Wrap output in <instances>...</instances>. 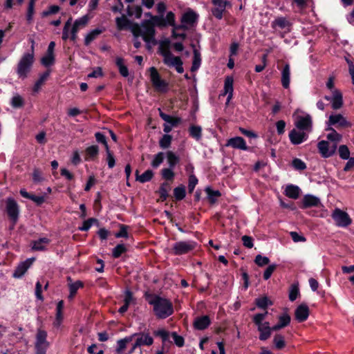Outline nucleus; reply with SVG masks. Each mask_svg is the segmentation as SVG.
<instances>
[{
	"label": "nucleus",
	"mask_w": 354,
	"mask_h": 354,
	"mask_svg": "<svg viewBox=\"0 0 354 354\" xmlns=\"http://www.w3.org/2000/svg\"><path fill=\"white\" fill-rule=\"evenodd\" d=\"M146 299L149 304L153 306V311L158 319H164L174 313L171 301L155 294H146Z\"/></svg>",
	"instance_id": "1"
},
{
	"label": "nucleus",
	"mask_w": 354,
	"mask_h": 354,
	"mask_svg": "<svg viewBox=\"0 0 354 354\" xmlns=\"http://www.w3.org/2000/svg\"><path fill=\"white\" fill-rule=\"evenodd\" d=\"M268 313L266 310L264 313H257L252 317V322L257 326V330L259 332V339L261 341H266L272 335L269 322H263Z\"/></svg>",
	"instance_id": "2"
},
{
	"label": "nucleus",
	"mask_w": 354,
	"mask_h": 354,
	"mask_svg": "<svg viewBox=\"0 0 354 354\" xmlns=\"http://www.w3.org/2000/svg\"><path fill=\"white\" fill-rule=\"evenodd\" d=\"M133 15V7L128 5L126 10L122 16L115 19L117 28L120 30H130L133 32V21L131 17Z\"/></svg>",
	"instance_id": "3"
},
{
	"label": "nucleus",
	"mask_w": 354,
	"mask_h": 354,
	"mask_svg": "<svg viewBox=\"0 0 354 354\" xmlns=\"http://www.w3.org/2000/svg\"><path fill=\"white\" fill-rule=\"evenodd\" d=\"M196 246V242L192 240L178 241L173 245L171 253L175 256H181L192 252Z\"/></svg>",
	"instance_id": "4"
},
{
	"label": "nucleus",
	"mask_w": 354,
	"mask_h": 354,
	"mask_svg": "<svg viewBox=\"0 0 354 354\" xmlns=\"http://www.w3.org/2000/svg\"><path fill=\"white\" fill-rule=\"evenodd\" d=\"M47 332L39 328L35 335V354H46L50 343L47 341Z\"/></svg>",
	"instance_id": "5"
},
{
	"label": "nucleus",
	"mask_w": 354,
	"mask_h": 354,
	"mask_svg": "<svg viewBox=\"0 0 354 354\" xmlns=\"http://www.w3.org/2000/svg\"><path fill=\"white\" fill-rule=\"evenodd\" d=\"M34 62L33 53L25 54L18 64L17 73L20 77L24 79L30 72Z\"/></svg>",
	"instance_id": "6"
},
{
	"label": "nucleus",
	"mask_w": 354,
	"mask_h": 354,
	"mask_svg": "<svg viewBox=\"0 0 354 354\" xmlns=\"http://www.w3.org/2000/svg\"><path fill=\"white\" fill-rule=\"evenodd\" d=\"M214 7L211 9L212 15L218 20L223 19L226 8L231 7V3L228 0H211Z\"/></svg>",
	"instance_id": "7"
},
{
	"label": "nucleus",
	"mask_w": 354,
	"mask_h": 354,
	"mask_svg": "<svg viewBox=\"0 0 354 354\" xmlns=\"http://www.w3.org/2000/svg\"><path fill=\"white\" fill-rule=\"evenodd\" d=\"M150 79L153 87L158 91L165 92L168 83L161 79V77L155 67L150 68Z\"/></svg>",
	"instance_id": "8"
},
{
	"label": "nucleus",
	"mask_w": 354,
	"mask_h": 354,
	"mask_svg": "<svg viewBox=\"0 0 354 354\" xmlns=\"http://www.w3.org/2000/svg\"><path fill=\"white\" fill-rule=\"evenodd\" d=\"M332 218L335 221V224L339 227H346L352 223L348 214L338 208H336L333 212Z\"/></svg>",
	"instance_id": "9"
},
{
	"label": "nucleus",
	"mask_w": 354,
	"mask_h": 354,
	"mask_svg": "<svg viewBox=\"0 0 354 354\" xmlns=\"http://www.w3.org/2000/svg\"><path fill=\"white\" fill-rule=\"evenodd\" d=\"M317 149L321 156L327 158L333 156L337 150V143H333L330 145L326 140H321L317 143Z\"/></svg>",
	"instance_id": "10"
},
{
	"label": "nucleus",
	"mask_w": 354,
	"mask_h": 354,
	"mask_svg": "<svg viewBox=\"0 0 354 354\" xmlns=\"http://www.w3.org/2000/svg\"><path fill=\"white\" fill-rule=\"evenodd\" d=\"M295 127L299 131H304L310 132L313 129V120L312 117L307 114L305 116H298L297 120L295 122Z\"/></svg>",
	"instance_id": "11"
},
{
	"label": "nucleus",
	"mask_w": 354,
	"mask_h": 354,
	"mask_svg": "<svg viewBox=\"0 0 354 354\" xmlns=\"http://www.w3.org/2000/svg\"><path fill=\"white\" fill-rule=\"evenodd\" d=\"M199 15L191 8H188L181 16L180 22L187 24L189 27H194L198 20Z\"/></svg>",
	"instance_id": "12"
},
{
	"label": "nucleus",
	"mask_w": 354,
	"mask_h": 354,
	"mask_svg": "<svg viewBox=\"0 0 354 354\" xmlns=\"http://www.w3.org/2000/svg\"><path fill=\"white\" fill-rule=\"evenodd\" d=\"M289 138L292 145H300L308 138V134L304 131H297L295 129H292L289 133Z\"/></svg>",
	"instance_id": "13"
},
{
	"label": "nucleus",
	"mask_w": 354,
	"mask_h": 354,
	"mask_svg": "<svg viewBox=\"0 0 354 354\" xmlns=\"http://www.w3.org/2000/svg\"><path fill=\"white\" fill-rule=\"evenodd\" d=\"M153 334L155 337H160L162 340V347L161 350L165 351L166 348H168L169 346L171 344V342L169 340V337L171 336V333L167 330L165 328H159L158 330H155L153 332Z\"/></svg>",
	"instance_id": "14"
},
{
	"label": "nucleus",
	"mask_w": 354,
	"mask_h": 354,
	"mask_svg": "<svg viewBox=\"0 0 354 354\" xmlns=\"http://www.w3.org/2000/svg\"><path fill=\"white\" fill-rule=\"evenodd\" d=\"M225 146L243 151H250V147L247 146L245 140L240 136L230 138L227 140Z\"/></svg>",
	"instance_id": "15"
},
{
	"label": "nucleus",
	"mask_w": 354,
	"mask_h": 354,
	"mask_svg": "<svg viewBox=\"0 0 354 354\" xmlns=\"http://www.w3.org/2000/svg\"><path fill=\"white\" fill-rule=\"evenodd\" d=\"M328 125H336L342 128H348L351 127V123L340 113L330 115L328 121Z\"/></svg>",
	"instance_id": "16"
},
{
	"label": "nucleus",
	"mask_w": 354,
	"mask_h": 354,
	"mask_svg": "<svg viewBox=\"0 0 354 354\" xmlns=\"http://www.w3.org/2000/svg\"><path fill=\"white\" fill-rule=\"evenodd\" d=\"M142 29L143 31L142 37L145 41L149 42L151 40H154L155 29L149 20H145L142 22Z\"/></svg>",
	"instance_id": "17"
},
{
	"label": "nucleus",
	"mask_w": 354,
	"mask_h": 354,
	"mask_svg": "<svg viewBox=\"0 0 354 354\" xmlns=\"http://www.w3.org/2000/svg\"><path fill=\"white\" fill-rule=\"evenodd\" d=\"M6 212L9 217L13 220L14 222H16L19 215V207L17 202L14 199L9 198L6 200Z\"/></svg>",
	"instance_id": "18"
},
{
	"label": "nucleus",
	"mask_w": 354,
	"mask_h": 354,
	"mask_svg": "<svg viewBox=\"0 0 354 354\" xmlns=\"http://www.w3.org/2000/svg\"><path fill=\"white\" fill-rule=\"evenodd\" d=\"M170 42L166 39L160 45V54L163 57V62L165 65L171 67L174 55L167 49Z\"/></svg>",
	"instance_id": "19"
},
{
	"label": "nucleus",
	"mask_w": 354,
	"mask_h": 354,
	"mask_svg": "<svg viewBox=\"0 0 354 354\" xmlns=\"http://www.w3.org/2000/svg\"><path fill=\"white\" fill-rule=\"evenodd\" d=\"M310 310L306 304L299 305L295 310V319L298 322H304L308 318Z\"/></svg>",
	"instance_id": "20"
},
{
	"label": "nucleus",
	"mask_w": 354,
	"mask_h": 354,
	"mask_svg": "<svg viewBox=\"0 0 354 354\" xmlns=\"http://www.w3.org/2000/svg\"><path fill=\"white\" fill-rule=\"evenodd\" d=\"M212 322L208 315L198 316L194 319L193 326L196 330H203L207 328Z\"/></svg>",
	"instance_id": "21"
},
{
	"label": "nucleus",
	"mask_w": 354,
	"mask_h": 354,
	"mask_svg": "<svg viewBox=\"0 0 354 354\" xmlns=\"http://www.w3.org/2000/svg\"><path fill=\"white\" fill-rule=\"evenodd\" d=\"M291 26L292 23L284 17H277L271 24L273 29L277 28L285 29L286 32H290Z\"/></svg>",
	"instance_id": "22"
},
{
	"label": "nucleus",
	"mask_w": 354,
	"mask_h": 354,
	"mask_svg": "<svg viewBox=\"0 0 354 354\" xmlns=\"http://www.w3.org/2000/svg\"><path fill=\"white\" fill-rule=\"evenodd\" d=\"M321 205V201L319 198L311 194H306L304 196L302 200V209L309 208L312 207H319Z\"/></svg>",
	"instance_id": "23"
},
{
	"label": "nucleus",
	"mask_w": 354,
	"mask_h": 354,
	"mask_svg": "<svg viewBox=\"0 0 354 354\" xmlns=\"http://www.w3.org/2000/svg\"><path fill=\"white\" fill-rule=\"evenodd\" d=\"M331 96V106L333 109L337 110L342 107L344 104L343 95L342 92L338 89H333Z\"/></svg>",
	"instance_id": "24"
},
{
	"label": "nucleus",
	"mask_w": 354,
	"mask_h": 354,
	"mask_svg": "<svg viewBox=\"0 0 354 354\" xmlns=\"http://www.w3.org/2000/svg\"><path fill=\"white\" fill-rule=\"evenodd\" d=\"M33 261H34V259H28L26 261L19 264V266L17 267L16 270H15L12 276L15 278L21 277L25 274V272L27 271V270L30 268V266L32 265Z\"/></svg>",
	"instance_id": "25"
},
{
	"label": "nucleus",
	"mask_w": 354,
	"mask_h": 354,
	"mask_svg": "<svg viewBox=\"0 0 354 354\" xmlns=\"http://www.w3.org/2000/svg\"><path fill=\"white\" fill-rule=\"evenodd\" d=\"M153 343V339L149 333H142L138 335L136 342L134 343V349L137 346H151Z\"/></svg>",
	"instance_id": "26"
},
{
	"label": "nucleus",
	"mask_w": 354,
	"mask_h": 354,
	"mask_svg": "<svg viewBox=\"0 0 354 354\" xmlns=\"http://www.w3.org/2000/svg\"><path fill=\"white\" fill-rule=\"evenodd\" d=\"M205 192L207 194V199L211 205L215 204L218 201V198L221 196V193L219 190H214L210 186L206 187Z\"/></svg>",
	"instance_id": "27"
},
{
	"label": "nucleus",
	"mask_w": 354,
	"mask_h": 354,
	"mask_svg": "<svg viewBox=\"0 0 354 354\" xmlns=\"http://www.w3.org/2000/svg\"><path fill=\"white\" fill-rule=\"evenodd\" d=\"M290 82V66L286 63L281 71V84L284 88H288Z\"/></svg>",
	"instance_id": "28"
},
{
	"label": "nucleus",
	"mask_w": 354,
	"mask_h": 354,
	"mask_svg": "<svg viewBox=\"0 0 354 354\" xmlns=\"http://www.w3.org/2000/svg\"><path fill=\"white\" fill-rule=\"evenodd\" d=\"M158 111L160 117L167 123L169 124V125L176 127L181 122V119L180 118L169 115L164 113L160 109H158Z\"/></svg>",
	"instance_id": "29"
},
{
	"label": "nucleus",
	"mask_w": 354,
	"mask_h": 354,
	"mask_svg": "<svg viewBox=\"0 0 354 354\" xmlns=\"http://www.w3.org/2000/svg\"><path fill=\"white\" fill-rule=\"evenodd\" d=\"M233 77L227 76L224 82V95H227V101L230 100L233 95Z\"/></svg>",
	"instance_id": "30"
},
{
	"label": "nucleus",
	"mask_w": 354,
	"mask_h": 354,
	"mask_svg": "<svg viewBox=\"0 0 354 354\" xmlns=\"http://www.w3.org/2000/svg\"><path fill=\"white\" fill-rule=\"evenodd\" d=\"M50 243V239L47 238H41L32 242V249L37 251H43Z\"/></svg>",
	"instance_id": "31"
},
{
	"label": "nucleus",
	"mask_w": 354,
	"mask_h": 354,
	"mask_svg": "<svg viewBox=\"0 0 354 354\" xmlns=\"http://www.w3.org/2000/svg\"><path fill=\"white\" fill-rule=\"evenodd\" d=\"M300 189L298 186L288 185L285 189V194L290 198L297 199L299 196Z\"/></svg>",
	"instance_id": "32"
},
{
	"label": "nucleus",
	"mask_w": 354,
	"mask_h": 354,
	"mask_svg": "<svg viewBox=\"0 0 354 354\" xmlns=\"http://www.w3.org/2000/svg\"><path fill=\"white\" fill-rule=\"evenodd\" d=\"M191 46L194 48L193 53H194V57L192 61V65L191 67L192 71H197L201 64V53L200 52L195 48V45L194 44H191Z\"/></svg>",
	"instance_id": "33"
},
{
	"label": "nucleus",
	"mask_w": 354,
	"mask_h": 354,
	"mask_svg": "<svg viewBox=\"0 0 354 354\" xmlns=\"http://www.w3.org/2000/svg\"><path fill=\"white\" fill-rule=\"evenodd\" d=\"M254 303L259 308L263 310H266L269 306L273 305V302L267 296L257 298Z\"/></svg>",
	"instance_id": "34"
},
{
	"label": "nucleus",
	"mask_w": 354,
	"mask_h": 354,
	"mask_svg": "<svg viewBox=\"0 0 354 354\" xmlns=\"http://www.w3.org/2000/svg\"><path fill=\"white\" fill-rule=\"evenodd\" d=\"M189 136L198 141L202 138V128L198 125H191L189 128Z\"/></svg>",
	"instance_id": "35"
},
{
	"label": "nucleus",
	"mask_w": 354,
	"mask_h": 354,
	"mask_svg": "<svg viewBox=\"0 0 354 354\" xmlns=\"http://www.w3.org/2000/svg\"><path fill=\"white\" fill-rule=\"evenodd\" d=\"M166 155L169 168L174 169L180 161L179 157L171 151H167Z\"/></svg>",
	"instance_id": "36"
},
{
	"label": "nucleus",
	"mask_w": 354,
	"mask_h": 354,
	"mask_svg": "<svg viewBox=\"0 0 354 354\" xmlns=\"http://www.w3.org/2000/svg\"><path fill=\"white\" fill-rule=\"evenodd\" d=\"M136 180L140 181V183H147L151 180L153 176V172L151 169L146 170L142 174L138 175V171H136Z\"/></svg>",
	"instance_id": "37"
},
{
	"label": "nucleus",
	"mask_w": 354,
	"mask_h": 354,
	"mask_svg": "<svg viewBox=\"0 0 354 354\" xmlns=\"http://www.w3.org/2000/svg\"><path fill=\"white\" fill-rule=\"evenodd\" d=\"M186 196V189L185 187L183 185H180L179 186L175 187L174 189V196L175 200L177 201H182L185 198Z\"/></svg>",
	"instance_id": "38"
},
{
	"label": "nucleus",
	"mask_w": 354,
	"mask_h": 354,
	"mask_svg": "<svg viewBox=\"0 0 354 354\" xmlns=\"http://www.w3.org/2000/svg\"><path fill=\"white\" fill-rule=\"evenodd\" d=\"M172 168H163L161 171V176L162 179L166 181L174 182L175 178V172L173 171Z\"/></svg>",
	"instance_id": "39"
},
{
	"label": "nucleus",
	"mask_w": 354,
	"mask_h": 354,
	"mask_svg": "<svg viewBox=\"0 0 354 354\" xmlns=\"http://www.w3.org/2000/svg\"><path fill=\"white\" fill-rule=\"evenodd\" d=\"M102 32V30L96 28L93 30L89 33H88L84 39V44L86 46H88L92 42L94 39H95Z\"/></svg>",
	"instance_id": "40"
},
{
	"label": "nucleus",
	"mask_w": 354,
	"mask_h": 354,
	"mask_svg": "<svg viewBox=\"0 0 354 354\" xmlns=\"http://www.w3.org/2000/svg\"><path fill=\"white\" fill-rule=\"evenodd\" d=\"M300 295L298 283H292L290 286L288 297L290 301H294Z\"/></svg>",
	"instance_id": "41"
},
{
	"label": "nucleus",
	"mask_w": 354,
	"mask_h": 354,
	"mask_svg": "<svg viewBox=\"0 0 354 354\" xmlns=\"http://www.w3.org/2000/svg\"><path fill=\"white\" fill-rule=\"evenodd\" d=\"M133 339L132 336L127 337L124 339H120L118 342V348L116 351L118 354H122L126 348L127 344L130 343Z\"/></svg>",
	"instance_id": "42"
},
{
	"label": "nucleus",
	"mask_w": 354,
	"mask_h": 354,
	"mask_svg": "<svg viewBox=\"0 0 354 354\" xmlns=\"http://www.w3.org/2000/svg\"><path fill=\"white\" fill-rule=\"evenodd\" d=\"M273 343L277 350H282L286 346L284 337L281 334H276L274 335Z\"/></svg>",
	"instance_id": "43"
},
{
	"label": "nucleus",
	"mask_w": 354,
	"mask_h": 354,
	"mask_svg": "<svg viewBox=\"0 0 354 354\" xmlns=\"http://www.w3.org/2000/svg\"><path fill=\"white\" fill-rule=\"evenodd\" d=\"M149 21L154 27L156 26L160 28L167 27L163 15H156L152 17V20H149Z\"/></svg>",
	"instance_id": "44"
},
{
	"label": "nucleus",
	"mask_w": 354,
	"mask_h": 354,
	"mask_svg": "<svg viewBox=\"0 0 354 354\" xmlns=\"http://www.w3.org/2000/svg\"><path fill=\"white\" fill-rule=\"evenodd\" d=\"M327 131H331V133L327 135V139L333 143H337L342 140V135L338 133L333 128L328 127L326 129Z\"/></svg>",
	"instance_id": "45"
},
{
	"label": "nucleus",
	"mask_w": 354,
	"mask_h": 354,
	"mask_svg": "<svg viewBox=\"0 0 354 354\" xmlns=\"http://www.w3.org/2000/svg\"><path fill=\"white\" fill-rule=\"evenodd\" d=\"M116 65L118 67L120 73L123 77H127L129 75V71L127 67L125 66L124 59L121 57H117Z\"/></svg>",
	"instance_id": "46"
},
{
	"label": "nucleus",
	"mask_w": 354,
	"mask_h": 354,
	"mask_svg": "<svg viewBox=\"0 0 354 354\" xmlns=\"http://www.w3.org/2000/svg\"><path fill=\"white\" fill-rule=\"evenodd\" d=\"M172 141V136L169 134H165L159 141V145L162 149H167L170 147Z\"/></svg>",
	"instance_id": "47"
},
{
	"label": "nucleus",
	"mask_w": 354,
	"mask_h": 354,
	"mask_svg": "<svg viewBox=\"0 0 354 354\" xmlns=\"http://www.w3.org/2000/svg\"><path fill=\"white\" fill-rule=\"evenodd\" d=\"M132 300V295L130 290H127L126 292V297L124 300V304L120 308L119 313L122 314L125 313L129 307L130 302Z\"/></svg>",
	"instance_id": "48"
},
{
	"label": "nucleus",
	"mask_w": 354,
	"mask_h": 354,
	"mask_svg": "<svg viewBox=\"0 0 354 354\" xmlns=\"http://www.w3.org/2000/svg\"><path fill=\"white\" fill-rule=\"evenodd\" d=\"M165 159V153L163 152H158L154 156L153 160L151 162V165L153 168H158L161 163H162Z\"/></svg>",
	"instance_id": "49"
},
{
	"label": "nucleus",
	"mask_w": 354,
	"mask_h": 354,
	"mask_svg": "<svg viewBox=\"0 0 354 354\" xmlns=\"http://www.w3.org/2000/svg\"><path fill=\"white\" fill-rule=\"evenodd\" d=\"M169 191L166 189V188L159 187L158 189L156 192V193L159 196L157 202H164L167 201L169 196Z\"/></svg>",
	"instance_id": "50"
},
{
	"label": "nucleus",
	"mask_w": 354,
	"mask_h": 354,
	"mask_svg": "<svg viewBox=\"0 0 354 354\" xmlns=\"http://www.w3.org/2000/svg\"><path fill=\"white\" fill-rule=\"evenodd\" d=\"M82 286V283L80 281H77L75 283H70L69 284L70 294H69L68 298L70 299H72L74 297V296L75 295L77 290Z\"/></svg>",
	"instance_id": "51"
},
{
	"label": "nucleus",
	"mask_w": 354,
	"mask_h": 354,
	"mask_svg": "<svg viewBox=\"0 0 354 354\" xmlns=\"http://www.w3.org/2000/svg\"><path fill=\"white\" fill-rule=\"evenodd\" d=\"M292 166L298 171H303L307 167L306 164L298 158H295L292 160Z\"/></svg>",
	"instance_id": "52"
},
{
	"label": "nucleus",
	"mask_w": 354,
	"mask_h": 354,
	"mask_svg": "<svg viewBox=\"0 0 354 354\" xmlns=\"http://www.w3.org/2000/svg\"><path fill=\"white\" fill-rule=\"evenodd\" d=\"M165 22L167 26H171L172 28L176 24V16L172 11H169L167 13L165 17H164Z\"/></svg>",
	"instance_id": "53"
},
{
	"label": "nucleus",
	"mask_w": 354,
	"mask_h": 354,
	"mask_svg": "<svg viewBox=\"0 0 354 354\" xmlns=\"http://www.w3.org/2000/svg\"><path fill=\"white\" fill-rule=\"evenodd\" d=\"M291 317L288 313H283L279 316L278 323L282 326L283 328L286 327L290 323Z\"/></svg>",
	"instance_id": "54"
},
{
	"label": "nucleus",
	"mask_w": 354,
	"mask_h": 354,
	"mask_svg": "<svg viewBox=\"0 0 354 354\" xmlns=\"http://www.w3.org/2000/svg\"><path fill=\"white\" fill-rule=\"evenodd\" d=\"M338 151L342 159L348 160L350 158V151L346 145H340Z\"/></svg>",
	"instance_id": "55"
},
{
	"label": "nucleus",
	"mask_w": 354,
	"mask_h": 354,
	"mask_svg": "<svg viewBox=\"0 0 354 354\" xmlns=\"http://www.w3.org/2000/svg\"><path fill=\"white\" fill-rule=\"evenodd\" d=\"M171 336L172 337L174 344L178 347H183L185 344V339L183 336L178 335L176 332H171Z\"/></svg>",
	"instance_id": "56"
},
{
	"label": "nucleus",
	"mask_w": 354,
	"mask_h": 354,
	"mask_svg": "<svg viewBox=\"0 0 354 354\" xmlns=\"http://www.w3.org/2000/svg\"><path fill=\"white\" fill-rule=\"evenodd\" d=\"M198 178L194 174H192L189 176L188 179V192L189 194H192L194 190L195 187L198 184Z\"/></svg>",
	"instance_id": "57"
},
{
	"label": "nucleus",
	"mask_w": 354,
	"mask_h": 354,
	"mask_svg": "<svg viewBox=\"0 0 354 354\" xmlns=\"http://www.w3.org/2000/svg\"><path fill=\"white\" fill-rule=\"evenodd\" d=\"M254 263L260 266V267H263L266 265H268L269 263H270V259L268 257H263L261 254H258L256 256L255 259H254Z\"/></svg>",
	"instance_id": "58"
},
{
	"label": "nucleus",
	"mask_w": 354,
	"mask_h": 354,
	"mask_svg": "<svg viewBox=\"0 0 354 354\" xmlns=\"http://www.w3.org/2000/svg\"><path fill=\"white\" fill-rule=\"evenodd\" d=\"M54 54L46 53V55L41 58V64L45 66H48L54 63Z\"/></svg>",
	"instance_id": "59"
},
{
	"label": "nucleus",
	"mask_w": 354,
	"mask_h": 354,
	"mask_svg": "<svg viewBox=\"0 0 354 354\" xmlns=\"http://www.w3.org/2000/svg\"><path fill=\"white\" fill-rule=\"evenodd\" d=\"M127 251V248L124 244H118L113 250V256L114 258H118L122 254Z\"/></svg>",
	"instance_id": "60"
},
{
	"label": "nucleus",
	"mask_w": 354,
	"mask_h": 354,
	"mask_svg": "<svg viewBox=\"0 0 354 354\" xmlns=\"http://www.w3.org/2000/svg\"><path fill=\"white\" fill-rule=\"evenodd\" d=\"M49 76V72H46L44 74L41 75L39 79L36 82L35 86H34V91H37L40 88V87L42 86L44 82L46 80L48 77Z\"/></svg>",
	"instance_id": "61"
},
{
	"label": "nucleus",
	"mask_w": 354,
	"mask_h": 354,
	"mask_svg": "<svg viewBox=\"0 0 354 354\" xmlns=\"http://www.w3.org/2000/svg\"><path fill=\"white\" fill-rule=\"evenodd\" d=\"M277 266L276 264H272V265H269L267 267V268L265 270V271L263 272V275L264 280H268L270 278L273 272L276 270Z\"/></svg>",
	"instance_id": "62"
},
{
	"label": "nucleus",
	"mask_w": 354,
	"mask_h": 354,
	"mask_svg": "<svg viewBox=\"0 0 354 354\" xmlns=\"http://www.w3.org/2000/svg\"><path fill=\"white\" fill-rule=\"evenodd\" d=\"M97 220L93 218H89L83 223V225L79 229L82 231H87L94 223H97Z\"/></svg>",
	"instance_id": "63"
},
{
	"label": "nucleus",
	"mask_w": 354,
	"mask_h": 354,
	"mask_svg": "<svg viewBox=\"0 0 354 354\" xmlns=\"http://www.w3.org/2000/svg\"><path fill=\"white\" fill-rule=\"evenodd\" d=\"M90 17L88 15H84L82 17L75 20L74 22L80 28L84 27L88 22Z\"/></svg>",
	"instance_id": "64"
}]
</instances>
